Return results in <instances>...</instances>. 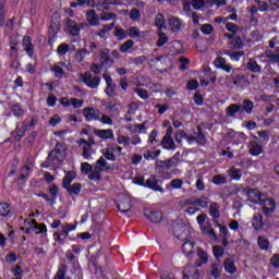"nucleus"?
Here are the masks:
<instances>
[{
    "label": "nucleus",
    "mask_w": 279,
    "mask_h": 279,
    "mask_svg": "<svg viewBox=\"0 0 279 279\" xmlns=\"http://www.w3.org/2000/svg\"><path fill=\"white\" fill-rule=\"evenodd\" d=\"M236 112H241V106H239L238 104H231L226 109L227 117L234 118L236 116Z\"/></svg>",
    "instance_id": "2f4dec72"
},
{
    "label": "nucleus",
    "mask_w": 279,
    "mask_h": 279,
    "mask_svg": "<svg viewBox=\"0 0 279 279\" xmlns=\"http://www.w3.org/2000/svg\"><path fill=\"white\" fill-rule=\"evenodd\" d=\"M253 228L254 230H262L263 226H265V222L263 221V215L262 214H255L253 216Z\"/></svg>",
    "instance_id": "4be33fe9"
},
{
    "label": "nucleus",
    "mask_w": 279,
    "mask_h": 279,
    "mask_svg": "<svg viewBox=\"0 0 279 279\" xmlns=\"http://www.w3.org/2000/svg\"><path fill=\"white\" fill-rule=\"evenodd\" d=\"M33 230H35V234H43V236H47V226L45 223H38L36 220H33Z\"/></svg>",
    "instance_id": "5701e85b"
},
{
    "label": "nucleus",
    "mask_w": 279,
    "mask_h": 279,
    "mask_svg": "<svg viewBox=\"0 0 279 279\" xmlns=\"http://www.w3.org/2000/svg\"><path fill=\"white\" fill-rule=\"evenodd\" d=\"M134 93H136V95H138L141 99H144V100L149 99V93L147 92V89L134 88Z\"/></svg>",
    "instance_id": "4d7b16f0"
},
{
    "label": "nucleus",
    "mask_w": 279,
    "mask_h": 279,
    "mask_svg": "<svg viewBox=\"0 0 279 279\" xmlns=\"http://www.w3.org/2000/svg\"><path fill=\"white\" fill-rule=\"evenodd\" d=\"M116 88H117V84L114 83L107 84V88L105 90L106 95H108V97H114V95H117Z\"/></svg>",
    "instance_id": "052dcab7"
},
{
    "label": "nucleus",
    "mask_w": 279,
    "mask_h": 279,
    "mask_svg": "<svg viewBox=\"0 0 279 279\" xmlns=\"http://www.w3.org/2000/svg\"><path fill=\"white\" fill-rule=\"evenodd\" d=\"M69 51H71V46H69L68 44H61L57 48V53L59 56H65V53H69Z\"/></svg>",
    "instance_id": "3c124183"
},
{
    "label": "nucleus",
    "mask_w": 279,
    "mask_h": 279,
    "mask_svg": "<svg viewBox=\"0 0 279 279\" xmlns=\"http://www.w3.org/2000/svg\"><path fill=\"white\" fill-rule=\"evenodd\" d=\"M95 134L104 141H108V138H114V131H112V129L96 130Z\"/></svg>",
    "instance_id": "6ab92c4d"
},
{
    "label": "nucleus",
    "mask_w": 279,
    "mask_h": 279,
    "mask_svg": "<svg viewBox=\"0 0 279 279\" xmlns=\"http://www.w3.org/2000/svg\"><path fill=\"white\" fill-rule=\"evenodd\" d=\"M111 153H113L114 156H121V151H123V147L117 146V144H111L108 146Z\"/></svg>",
    "instance_id": "0e129e2a"
},
{
    "label": "nucleus",
    "mask_w": 279,
    "mask_h": 279,
    "mask_svg": "<svg viewBox=\"0 0 279 279\" xmlns=\"http://www.w3.org/2000/svg\"><path fill=\"white\" fill-rule=\"evenodd\" d=\"M247 197L251 204H260V201L263 199V194L258 190L251 189L247 191Z\"/></svg>",
    "instance_id": "9d476101"
},
{
    "label": "nucleus",
    "mask_w": 279,
    "mask_h": 279,
    "mask_svg": "<svg viewBox=\"0 0 279 279\" xmlns=\"http://www.w3.org/2000/svg\"><path fill=\"white\" fill-rule=\"evenodd\" d=\"M266 58H268V60L270 62H277L279 63V49L277 50L276 53H274L271 50H267L266 51Z\"/></svg>",
    "instance_id": "09e8293b"
},
{
    "label": "nucleus",
    "mask_w": 279,
    "mask_h": 279,
    "mask_svg": "<svg viewBox=\"0 0 279 279\" xmlns=\"http://www.w3.org/2000/svg\"><path fill=\"white\" fill-rule=\"evenodd\" d=\"M64 160V153L57 145L52 151L48 155L46 160V167H58L60 162Z\"/></svg>",
    "instance_id": "f03ea898"
},
{
    "label": "nucleus",
    "mask_w": 279,
    "mask_h": 279,
    "mask_svg": "<svg viewBox=\"0 0 279 279\" xmlns=\"http://www.w3.org/2000/svg\"><path fill=\"white\" fill-rule=\"evenodd\" d=\"M197 256L199 262L196 264V267H202V265L208 264V253L204 251V248H197Z\"/></svg>",
    "instance_id": "aec40b11"
},
{
    "label": "nucleus",
    "mask_w": 279,
    "mask_h": 279,
    "mask_svg": "<svg viewBox=\"0 0 279 279\" xmlns=\"http://www.w3.org/2000/svg\"><path fill=\"white\" fill-rule=\"evenodd\" d=\"M68 190V193L70 195H80V192L82 191V184L81 183H74L72 185H68V187H64Z\"/></svg>",
    "instance_id": "c9c22d12"
},
{
    "label": "nucleus",
    "mask_w": 279,
    "mask_h": 279,
    "mask_svg": "<svg viewBox=\"0 0 279 279\" xmlns=\"http://www.w3.org/2000/svg\"><path fill=\"white\" fill-rule=\"evenodd\" d=\"M213 252H214V256L215 258H221V256H223V247L221 246H214L213 247Z\"/></svg>",
    "instance_id": "774afa93"
},
{
    "label": "nucleus",
    "mask_w": 279,
    "mask_h": 279,
    "mask_svg": "<svg viewBox=\"0 0 279 279\" xmlns=\"http://www.w3.org/2000/svg\"><path fill=\"white\" fill-rule=\"evenodd\" d=\"M223 267L227 274H236V265H234V260H232V258L225 259Z\"/></svg>",
    "instance_id": "a878e982"
},
{
    "label": "nucleus",
    "mask_w": 279,
    "mask_h": 279,
    "mask_svg": "<svg viewBox=\"0 0 279 279\" xmlns=\"http://www.w3.org/2000/svg\"><path fill=\"white\" fill-rule=\"evenodd\" d=\"M97 121H99L104 125H112V118L110 116L102 114L101 112H100L99 119Z\"/></svg>",
    "instance_id": "864d4df0"
},
{
    "label": "nucleus",
    "mask_w": 279,
    "mask_h": 279,
    "mask_svg": "<svg viewBox=\"0 0 279 279\" xmlns=\"http://www.w3.org/2000/svg\"><path fill=\"white\" fill-rule=\"evenodd\" d=\"M100 113L101 111H99V109H95L93 107L83 109V117L85 118V121H98Z\"/></svg>",
    "instance_id": "423d86ee"
},
{
    "label": "nucleus",
    "mask_w": 279,
    "mask_h": 279,
    "mask_svg": "<svg viewBox=\"0 0 279 279\" xmlns=\"http://www.w3.org/2000/svg\"><path fill=\"white\" fill-rule=\"evenodd\" d=\"M196 130L198 132L196 137V143L198 145H206L208 143V140H206V135H204V132H202V126H196Z\"/></svg>",
    "instance_id": "58836bf2"
},
{
    "label": "nucleus",
    "mask_w": 279,
    "mask_h": 279,
    "mask_svg": "<svg viewBox=\"0 0 279 279\" xmlns=\"http://www.w3.org/2000/svg\"><path fill=\"white\" fill-rule=\"evenodd\" d=\"M64 160V153L57 145L52 151L48 155L46 160V167H58L60 162Z\"/></svg>",
    "instance_id": "f257e3e1"
},
{
    "label": "nucleus",
    "mask_w": 279,
    "mask_h": 279,
    "mask_svg": "<svg viewBox=\"0 0 279 279\" xmlns=\"http://www.w3.org/2000/svg\"><path fill=\"white\" fill-rule=\"evenodd\" d=\"M228 173H229L231 180H235L236 182H239V180H241V178L243 175V171H241V169H236L234 167H231L228 170Z\"/></svg>",
    "instance_id": "72a5a7b5"
},
{
    "label": "nucleus",
    "mask_w": 279,
    "mask_h": 279,
    "mask_svg": "<svg viewBox=\"0 0 279 279\" xmlns=\"http://www.w3.org/2000/svg\"><path fill=\"white\" fill-rule=\"evenodd\" d=\"M194 247H195V242H191V241L184 242L182 245L183 254L187 256V258H191V256L195 254Z\"/></svg>",
    "instance_id": "a211bd4d"
},
{
    "label": "nucleus",
    "mask_w": 279,
    "mask_h": 279,
    "mask_svg": "<svg viewBox=\"0 0 279 279\" xmlns=\"http://www.w3.org/2000/svg\"><path fill=\"white\" fill-rule=\"evenodd\" d=\"M118 209L120 213H130V210H132V199L128 196L123 197L118 204Z\"/></svg>",
    "instance_id": "9b49d317"
},
{
    "label": "nucleus",
    "mask_w": 279,
    "mask_h": 279,
    "mask_svg": "<svg viewBox=\"0 0 279 279\" xmlns=\"http://www.w3.org/2000/svg\"><path fill=\"white\" fill-rule=\"evenodd\" d=\"M174 138L177 143H182L184 140L186 141V132L182 130L177 131V133L174 134Z\"/></svg>",
    "instance_id": "69168bd1"
},
{
    "label": "nucleus",
    "mask_w": 279,
    "mask_h": 279,
    "mask_svg": "<svg viewBox=\"0 0 279 279\" xmlns=\"http://www.w3.org/2000/svg\"><path fill=\"white\" fill-rule=\"evenodd\" d=\"M76 175L77 174L75 173V171H69L62 181L63 189H69V186L71 185V182H73V180H74V178H76Z\"/></svg>",
    "instance_id": "c756f323"
},
{
    "label": "nucleus",
    "mask_w": 279,
    "mask_h": 279,
    "mask_svg": "<svg viewBox=\"0 0 279 279\" xmlns=\"http://www.w3.org/2000/svg\"><path fill=\"white\" fill-rule=\"evenodd\" d=\"M23 47L26 53L28 56L33 57L34 56V46L32 45V37H24L23 38Z\"/></svg>",
    "instance_id": "c85d7f7f"
},
{
    "label": "nucleus",
    "mask_w": 279,
    "mask_h": 279,
    "mask_svg": "<svg viewBox=\"0 0 279 279\" xmlns=\"http://www.w3.org/2000/svg\"><path fill=\"white\" fill-rule=\"evenodd\" d=\"M248 154H251V156H260V154H263V145L256 141H252L250 143Z\"/></svg>",
    "instance_id": "ddd939ff"
},
{
    "label": "nucleus",
    "mask_w": 279,
    "mask_h": 279,
    "mask_svg": "<svg viewBox=\"0 0 279 279\" xmlns=\"http://www.w3.org/2000/svg\"><path fill=\"white\" fill-rule=\"evenodd\" d=\"M95 167H100V171H112L114 168L110 165H108V161L106 160V158L100 157L97 161H96Z\"/></svg>",
    "instance_id": "7c9ffc66"
},
{
    "label": "nucleus",
    "mask_w": 279,
    "mask_h": 279,
    "mask_svg": "<svg viewBox=\"0 0 279 279\" xmlns=\"http://www.w3.org/2000/svg\"><path fill=\"white\" fill-rule=\"evenodd\" d=\"M51 71L54 72V76L58 77L59 80H62L64 77V70L60 65H53L51 68Z\"/></svg>",
    "instance_id": "6e6d98bb"
},
{
    "label": "nucleus",
    "mask_w": 279,
    "mask_h": 279,
    "mask_svg": "<svg viewBox=\"0 0 279 279\" xmlns=\"http://www.w3.org/2000/svg\"><path fill=\"white\" fill-rule=\"evenodd\" d=\"M112 29H114V23L105 24L102 25V28L96 34V36H99L100 38L106 40L110 35V32H112Z\"/></svg>",
    "instance_id": "4468645a"
},
{
    "label": "nucleus",
    "mask_w": 279,
    "mask_h": 279,
    "mask_svg": "<svg viewBox=\"0 0 279 279\" xmlns=\"http://www.w3.org/2000/svg\"><path fill=\"white\" fill-rule=\"evenodd\" d=\"M145 216L153 222V223H160L162 221V211H145Z\"/></svg>",
    "instance_id": "f3484780"
},
{
    "label": "nucleus",
    "mask_w": 279,
    "mask_h": 279,
    "mask_svg": "<svg viewBox=\"0 0 279 279\" xmlns=\"http://www.w3.org/2000/svg\"><path fill=\"white\" fill-rule=\"evenodd\" d=\"M14 117H17V119H21V117H23V114H25V111L23 110V108H21V105H13L11 108Z\"/></svg>",
    "instance_id": "8fccbe9b"
},
{
    "label": "nucleus",
    "mask_w": 279,
    "mask_h": 279,
    "mask_svg": "<svg viewBox=\"0 0 279 279\" xmlns=\"http://www.w3.org/2000/svg\"><path fill=\"white\" fill-rule=\"evenodd\" d=\"M102 156L104 158H106V160H110L111 162H114V160H117V155H114V153H111L108 147L102 149Z\"/></svg>",
    "instance_id": "de8ad7c7"
},
{
    "label": "nucleus",
    "mask_w": 279,
    "mask_h": 279,
    "mask_svg": "<svg viewBox=\"0 0 279 279\" xmlns=\"http://www.w3.org/2000/svg\"><path fill=\"white\" fill-rule=\"evenodd\" d=\"M88 178L89 180H101V167H95Z\"/></svg>",
    "instance_id": "49530a36"
},
{
    "label": "nucleus",
    "mask_w": 279,
    "mask_h": 279,
    "mask_svg": "<svg viewBox=\"0 0 279 279\" xmlns=\"http://www.w3.org/2000/svg\"><path fill=\"white\" fill-rule=\"evenodd\" d=\"M93 145H95V141L94 140H89L88 143H85V145L83 146V158H85V160H93V154H95V150L93 149Z\"/></svg>",
    "instance_id": "1a4fd4ad"
},
{
    "label": "nucleus",
    "mask_w": 279,
    "mask_h": 279,
    "mask_svg": "<svg viewBox=\"0 0 279 279\" xmlns=\"http://www.w3.org/2000/svg\"><path fill=\"white\" fill-rule=\"evenodd\" d=\"M202 233L207 234L211 241H217V233L210 225L201 227Z\"/></svg>",
    "instance_id": "bb28decb"
},
{
    "label": "nucleus",
    "mask_w": 279,
    "mask_h": 279,
    "mask_svg": "<svg viewBox=\"0 0 279 279\" xmlns=\"http://www.w3.org/2000/svg\"><path fill=\"white\" fill-rule=\"evenodd\" d=\"M0 217H12V208L8 203H0Z\"/></svg>",
    "instance_id": "473e14b6"
},
{
    "label": "nucleus",
    "mask_w": 279,
    "mask_h": 279,
    "mask_svg": "<svg viewBox=\"0 0 279 279\" xmlns=\"http://www.w3.org/2000/svg\"><path fill=\"white\" fill-rule=\"evenodd\" d=\"M219 204L211 203L209 206V215L213 217V221L217 222L219 217H221V213H219Z\"/></svg>",
    "instance_id": "412c9836"
},
{
    "label": "nucleus",
    "mask_w": 279,
    "mask_h": 279,
    "mask_svg": "<svg viewBox=\"0 0 279 279\" xmlns=\"http://www.w3.org/2000/svg\"><path fill=\"white\" fill-rule=\"evenodd\" d=\"M117 19V13H110V12H102L100 14V20L101 21H112Z\"/></svg>",
    "instance_id": "e2e57ef3"
},
{
    "label": "nucleus",
    "mask_w": 279,
    "mask_h": 279,
    "mask_svg": "<svg viewBox=\"0 0 279 279\" xmlns=\"http://www.w3.org/2000/svg\"><path fill=\"white\" fill-rule=\"evenodd\" d=\"M117 141L119 145H123L124 147H128V145H131V138L128 135H119L117 137Z\"/></svg>",
    "instance_id": "5fc2aeb1"
},
{
    "label": "nucleus",
    "mask_w": 279,
    "mask_h": 279,
    "mask_svg": "<svg viewBox=\"0 0 279 279\" xmlns=\"http://www.w3.org/2000/svg\"><path fill=\"white\" fill-rule=\"evenodd\" d=\"M155 25H157L158 29L162 31L165 27H167L165 15L162 13H158L155 19Z\"/></svg>",
    "instance_id": "ea45409f"
},
{
    "label": "nucleus",
    "mask_w": 279,
    "mask_h": 279,
    "mask_svg": "<svg viewBox=\"0 0 279 279\" xmlns=\"http://www.w3.org/2000/svg\"><path fill=\"white\" fill-rule=\"evenodd\" d=\"M184 185V181L182 179H173L170 181L171 189L180 190Z\"/></svg>",
    "instance_id": "bf43d9fd"
},
{
    "label": "nucleus",
    "mask_w": 279,
    "mask_h": 279,
    "mask_svg": "<svg viewBox=\"0 0 279 279\" xmlns=\"http://www.w3.org/2000/svg\"><path fill=\"white\" fill-rule=\"evenodd\" d=\"M242 108L244 112H246L247 114H252V110H254V102L250 99H245L243 101Z\"/></svg>",
    "instance_id": "37998d69"
},
{
    "label": "nucleus",
    "mask_w": 279,
    "mask_h": 279,
    "mask_svg": "<svg viewBox=\"0 0 279 279\" xmlns=\"http://www.w3.org/2000/svg\"><path fill=\"white\" fill-rule=\"evenodd\" d=\"M230 49H243V39L241 37H234L229 41Z\"/></svg>",
    "instance_id": "f704fd0d"
},
{
    "label": "nucleus",
    "mask_w": 279,
    "mask_h": 279,
    "mask_svg": "<svg viewBox=\"0 0 279 279\" xmlns=\"http://www.w3.org/2000/svg\"><path fill=\"white\" fill-rule=\"evenodd\" d=\"M257 243H258L260 250H264V251L269 250V240L268 239H265L264 236H259L257 239Z\"/></svg>",
    "instance_id": "603ef678"
},
{
    "label": "nucleus",
    "mask_w": 279,
    "mask_h": 279,
    "mask_svg": "<svg viewBox=\"0 0 279 279\" xmlns=\"http://www.w3.org/2000/svg\"><path fill=\"white\" fill-rule=\"evenodd\" d=\"M147 62V58L145 56H140L136 58H131L129 60L130 64H135V66H141V64H145Z\"/></svg>",
    "instance_id": "a19ab883"
},
{
    "label": "nucleus",
    "mask_w": 279,
    "mask_h": 279,
    "mask_svg": "<svg viewBox=\"0 0 279 279\" xmlns=\"http://www.w3.org/2000/svg\"><path fill=\"white\" fill-rule=\"evenodd\" d=\"M86 56H88V50H86V49H78L75 52V60H76V62H78V63L84 62V58H86Z\"/></svg>",
    "instance_id": "79ce46f5"
},
{
    "label": "nucleus",
    "mask_w": 279,
    "mask_h": 279,
    "mask_svg": "<svg viewBox=\"0 0 279 279\" xmlns=\"http://www.w3.org/2000/svg\"><path fill=\"white\" fill-rule=\"evenodd\" d=\"M158 179L156 175H150L145 182L141 180L140 184L150 189V191H156L157 193H165V189L158 184Z\"/></svg>",
    "instance_id": "20e7f679"
},
{
    "label": "nucleus",
    "mask_w": 279,
    "mask_h": 279,
    "mask_svg": "<svg viewBox=\"0 0 279 279\" xmlns=\"http://www.w3.org/2000/svg\"><path fill=\"white\" fill-rule=\"evenodd\" d=\"M161 147H163V149H175V142L173 141V137L165 135L161 140Z\"/></svg>",
    "instance_id": "b1692460"
},
{
    "label": "nucleus",
    "mask_w": 279,
    "mask_h": 279,
    "mask_svg": "<svg viewBox=\"0 0 279 279\" xmlns=\"http://www.w3.org/2000/svg\"><path fill=\"white\" fill-rule=\"evenodd\" d=\"M86 17H87V22L93 27H97V25H99V15H97V12H95V10H88L86 12Z\"/></svg>",
    "instance_id": "2eb2a0df"
},
{
    "label": "nucleus",
    "mask_w": 279,
    "mask_h": 279,
    "mask_svg": "<svg viewBox=\"0 0 279 279\" xmlns=\"http://www.w3.org/2000/svg\"><path fill=\"white\" fill-rule=\"evenodd\" d=\"M168 25L171 32H180V29H182V20L175 16H172L168 20Z\"/></svg>",
    "instance_id": "dca6fc26"
},
{
    "label": "nucleus",
    "mask_w": 279,
    "mask_h": 279,
    "mask_svg": "<svg viewBox=\"0 0 279 279\" xmlns=\"http://www.w3.org/2000/svg\"><path fill=\"white\" fill-rule=\"evenodd\" d=\"M223 53H225V56H229L231 58V60H235V61H239L242 58V56H245L244 51H238V52L230 53L229 50H223Z\"/></svg>",
    "instance_id": "a18cd8bd"
},
{
    "label": "nucleus",
    "mask_w": 279,
    "mask_h": 279,
    "mask_svg": "<svg viewBox=\"0 0 279 279\" xmlns=\"http://www.w3.org/2000/svg\"><path fill=\"white\" fill-rule=\"evenodd\" d=\"M209 274L213 278H221V262L217 259L209 268Z\"/></svg>",
    "instance_id": "f8f14e48"
},
{
    "label": "nucleus",
    "mask_w": 279,
    "mask_h": 279,
    "mask_svg": "<svg viewBox=\"0 0 279 279\" xmlns=\"http://www.w3.org/2000/svg\"><path fill=\"white\" fill-rule=\"evenodd\" d=\"M259 206H262L264 215H271L276 210V202L272 198H262Z\"/></svg>",
    "instance_id": "39448f33"
},
{
    "label": "nucleus",
    "mask_w": 279,
    "mask_h": 279,
    "mask_svg": "<svg viewBox=\"0 0 279 279\" xmlns=\"http://www.w3.org/2000/svg\"><path fill=\"white\" fill-rule=\"evenodd\" d=\"M211 182L213 184H216V186H219L221 184H228V178L223 174H216L213 177Z\"/></svg>",
    "instance_id": "e433bc0d"
},
{
    "label": "nucleus",
    "mask_w": 279,
    "mask_h": 279,
    "mask_svg": "<svg viewBox=\"0 0 279 279\" xmlns=\"http://www.w3.org/2000/svg\"><path fill=\"white\" fill-rule=\"evenodd\" d=\"M246 69L251 71V73H260L263 71V68L253 59H250L246 63Z\"/></svg>",
    "instance_id": "393cba45"
},
{
    "label": "nucleus",
    "mask_w": 279,
    "mask_h": 279,
    "mask_svg": "<svg viewBox=\"0 0 279 279\" xmlns=\"http://www.w3.org/2000/svg\"><path fill=\"white\" fill-rule=\"evenodd\" d=\"M81 27H84V24L80 25L77 22H75V20L69 19L66 22V32L71 36H77L81 32Z\"/></svg>",
    "instance_id": "0eeeda50"
},
{
    "label": "nucleus",
    "mask_w": 279,
    "mask_h": 279,
    "mask_svg": "<svg viewBox=\"0 0 279 279\" xmlns=\"http://www.w3.org/2000/svg\"><path fill=\"white\" fill-rule=\"evenodd\" d=\"M126 34L130 36V38H138L141 37V31H138V27L132 26L129 28Z\"/></svg>",
    "instance_id": "13d9d810"
},
{
    "label": "nucleus",
    "mask_w": 279,
    "mask_h": 279,
    "mask_svg": "<svg viewBox=\"0 0 279 279\" xmlns=\"http://www.w3.org/2000/svg\"><path fill=\"white\" fill-rule=\"evenodd\" d=\"M78 82H83L88 88H97L101 84V77L93 76L90 72L78 75Z\"/></svg>",
    "instance_id": "7ed1b4c3"
},
{
    "label": "nucleus",
    "mask_w": 279,
    "mask_h": 279,
    "mask_svg": "<svg viewBox=\"0 0 279 279\" xmlns=\"http://www.w3.org/2000/svg\"><path fill=\"white\" fill-rule=\"evenodd\" d=\"M183 279H199V270L195 266L187 265L183 270Z\"/></svg>",
    "instance_id": "6e6552de"
},
{
    "label": "nucleus",
    "mask_w": 279,
    "mask_h": 279,
    "mask_svg": "<svg viewBox=\"0 0 279 279\" xmlns=\"http://www.w3.org/2000/svg\"><path fill=\"white\" fill-rule=\"evenodd\" d=\"M191 3L194 10H202L206 5V0H192Z\"/></svg>",
    "instance_id": "338daca9"
},
{
    "label": "nucleus",
    "mask_w": 279,
    "mask_h": 279,
    "mask_svg": "<svg viewBox=\"0 0 279 279\" xmlns=\"http://www.w3.org/2000/svg\"><path fill=\"white\" fill-rule=\"evenodd\" d=\"M114 36L118 38V40H125V38H128V32L121 26H116Z\"/></svg>",
    "instance_id": "4c0bfd02"
},
{
    "label": "nucleus",
    "mask_w": 279,
    "mask_h": 279,
    "mask_svg": "<svg viewBox=\"0 0 279 279\" xmlns=\"http://www.w3.org/2000/svg\"><path fill=\"white\" fill-rule=\"evenodd\" d=\"M54 279H66V266L59 267Z\"/></svg>",
    "instance_id": "680f3d73"
},
{
    "label": "nucleus",
    "mask_w": 279,
    "mask_h": 279,
    "mask_svg": "<svg viewBox=\"0 0 279 279\" xmlns=\"http://www.w3.org/2000/svg\"><path fill=\"white\" fill-rule=\"evenodd\" d=\"M157 36H158V40H157L156 45L158 47H165V45H167V43H169V36H167V34L165 32L158 29Z\"/></svg>",
    "instance_id": "cd10ccee"
},
{
    "label": "nucleus",
    "mask_w": 279,
    "mask_h": 279,
    "mask_svg": "<svg viewBox=\"0 0 279 279\" xmlns=\"http://www.w3.org/2000/svg\"><path fill=\"white\" fill-rule=\"evenodd\" d=\"M132 47H134V40L129 39L120 46V51L122 53H128L130 51V49H132Z\"/></svg>",
    "instance_id": "c03bdc74"
}]
</instances>
